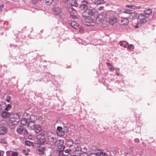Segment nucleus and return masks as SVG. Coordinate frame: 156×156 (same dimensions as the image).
I'll return each mask as SVG.
<instances>
[{
	"label": "nucleus",
	"instance_id": "obj_1",
	"mask_svg": "<svg viewBox=\"0 0 156 156\" xmlns=\"http://www.w3.org/2000/svg\"><path fill=\"white\" fill-rule=\"evenodd\" d=\"M108 15L105 12H103L99 13L97 16L96 21L97 23L102 22L106 19Z\"/></svg>",
	"mask_w": 156,
	"mask_h": 156
},
{
	"label": "nucleus",
	"instance_id": "obj_2",
	"mask_svg": "<svg viewBox=\"0 0 156 156\" xmlns=\"http://www.w3.org/2000/svg\"><path fill=\"white\" fill-rule=\"evenodd\" d=\"M66 8L70 14V17L73 19L77 18V16L76 11L72 6H67L66 7Z\"/></svg>",
	"mask_w": 156,
	"mask_h": 156
},
{
	"label": "nucleus",
	"instance_id": "obj_3",
	"mask_svg": "<svg viewBox=\"0 0 156 156\" xmlns=\"http://www.w3.org/2000/svg\"><path fill=\"white\" fill-rule=\"evenodd\" d=\"M17 132L20 134L24 135L27 133V131L26 129L23 126H19L17 129Z\"/></svg>",
	"mask_w": 156,
	"mask_h": 156
},
{
	"label": "nucleus",
	"instance_id": "obj_4",
	"mask_svg": "<svg viewBox=\"0 0 156 156\" xmlns=\"http://www.w3.org/2000/svg\"><path fill=\"white\" fill-rule=\"evenodd\" d=\"M48 139L50 144L52 146H54L57 140L55 135L48 136Z\"/></svg>",
	"mask_w": 156,
	"mask_h": 156
},
{
	"label": "nucleus",
	"instance_id": "obj_5",
	"mask_svg": "<svg viewBox=\"0 0 156 156\" xmlns=\"http://www.w3.org/2000/svg\"><path fill=\"white\" fill-rule=\"evenodd\" d=\"M87 2L83 1L81 2V5L80 6V8L82 10H85L89 8Z\"/></svg>",
	"mask_w": 156,
	"mask_h": 156
},
{
	"label": "nucleus",
	"instance_id": "obj_6",
	"mask_svg": "<svg viewBox=\"0 0 156 156\" xmlns=\"http://www.w3.org/2000/svg\"><path fill=\"white\" fill-rule=\"evenodd\" d=\"M93 15L92 11L91 9L89 8L85 10V11L83 13V16L84 17H88Z\"/></svg>",
	"mask_w": 156,
	"mask_h": 156
},
{
	"label": "nucleus",
	"instance_id": "obj_7",
	"mask_svg": "<svg viewBox=\"0 0 156 156\" xmlns=\"http://www.w3.org/2000/svg\"><path fill=\"white\" fill-rule=\"evenodd\" d=\"M147 17L146 15L143 14H141L139 15V19L140 20L141 23H144L147 22Z\"/></svg>",
	"mask_w": 156,
	"mask_h": 156
},
{
	"label": "nucleus",
	"instance_id": "obj_8",
	"mask_svg": "<svg viewBox=\"0 0 156 156\" xmlns=\"http://www.w3.org/2000/svg\"><path fill=\"white\" fill-rule=\"evenodd\" d=\"M120 20V24L122 25H126L129 23V20L127 18L122 17Z\"/></svg>",
	"mask_w": 156,
	"mask_h": 156
},
{
	"label": "nucleus",
	"instance_id": "obj_9",
	"mask_svg": "<svg viewBox=\"0 0 156 156\" xmlns=\"http://www.w3.org/2000/svg\"><path fill=\"white\" fill-rule=\"evenodd\" d=\"M53 11L56 15H59L62 12L61 8L58 7H55L53 9Z\"/></svg>",
	"mask_w": 156,
	"mask_h": 156
},
{
	"label": "nucleus",
	"instance_id": "obj_10",
	"mask_svg": "<svg viewBox=\"0 0 156 156\" xmlns=\"http://www.w3.org/2000/svg\"><path fill=\"white\" fill-rule=\"evenodd\" d=\"M27 127L30 130L34 129L35 128V124L34 122L31 121L28 122Z\"/></svg>",
	"mask_w": 156,
	"mask_h": 156
},
{
	"label": "nucleus",
	"instance_id": "obj_11",
	"mask_svg": "<svg viewBox=\"0 0 156 156\" xmlns=\"http://www.w3.org/2000/svg\"><path fill=\"white\" fill-rule=\"evenodd\" d=\"M64 141L63 140H57L55 142V145L54 146L55 147H59L62 146L63 144Z\"/></svg>",
	"mask_w": 156,
	"mask_h": 156
},
{
	"label": "nucleus",
	"instance_id": "obj_12",
	"mask_svg": "<svg viewBox=\"0 0 156 156\" xmlns=\"http://www.w3.org/2000/svg\"><path fill=\"white\" fill-rule=\"evenodd\" d=\"M45 150L44 147H38L36 150L37 153L39 154H43Z\"/></svg>",
	"mask_w": 156,
	"mask_h": 156
},
{
	"label": "nucleus",
	"instance_id": "obj_13",
	"mask_svg": "<svg viewBox=\"0 0 156 156\" xmlns=\"http://www.w3.org/2000/svg\"><path fill=\"white\" fill-rule=\"evenodd\" d=\"M10 116V119L16 120L17 121H19L20 120L19 116L16 113L11 114Z\"/></svg>",
	"mask_w": 156,
	"mask_h": 156
},
{
	"label": "nucleus",
	"instance_id": "obj_14",
	"mask_svg": "<svg viewBox=\"0 0 156 156\" xmlns=\"http://www.w3.org/2000/svg\"><path fill=\"white\" fill-rule=\"evenodd\" d=\"M123 12L126 14L131 15H132V16H136V13L133 12L132 10H131L129 9H124V10L123 11Z\"/></svg>",
	"mask_w": 156,
	"mask_h": 156
},
{
	"label": "nucleus",
	"instance_id": "obj_15",
	"mask_svg": "<svg viewBox=\"0 0 156 156\" xmlns=\"http://www.w3.org/2000/svg\"><path fill=\"white\" fill-rule=\"evenodd\" d=\"M10 113L7 111L3 112L2 114V117L5 119H6L8 117H10Z\"/></svg>",
	"mask_w": 156,
	"mask_h": 156
},
{
	"label": "nucleus",
	"instance_id": "obj_16",
	"mask_svg": "<svg viewBox=\"0 0 156 156\" xmlns=\"http://www.w3.org/2000/svg\"><path fill=\"white\" fill-rule=\"evenodd\" d=\"M7 132V129L5 126H1L0 127V135H2L5 134Z\"/></svg>",
	"mask_w": 156,
	"mask_h": 156
},
{
	"label": "nucleus",
	"instance_id": "obj_17",
	"mask_svg": "<svg viewBox=\"0 0 156 156\" xmlns=\"http://www.w3.org/2000/svg\"><path fill=\"white\" fill-rule=\"evenodd\" d=\"M116 22V19L115 17L114 16H111L109 20V23L111 25H113Z\"/></svg>",
	"mask_w": 156,
	"mask_h": 156
},
{
	"label": "nucleus",
	"instance_id": "obj_18",
	"mask_svg": "<svg viewBox=\"0 0 156 156\" xmlns=\"http://www.w3.org/2000/svg\"><path fill=\"white\" fill-rule=\"evenodd\" d=\"M91 1L92 3L96 4H103L104 2L103 0H91Z\"/></svg>",
	"mask_w": 156,
	"mask_h": 156
},
{
	"label": "nucleus",
	"instance_id": "obj_19",
	"mask_svg": "<svg viewBox=\"0 0 156 156\" xmlns=\"http://www.w3.org/2000/svg\"><path fill=\"white\" fill-rule=\"evenodd\" d=\"M37 120V118L35 115H32L28 119V122H35Z\"/></svg>",
	"mask_w": 156,
	"mask_h": 156
},
{
	"label": "nucleus",
	"instance_id": "obj_20",
	"mask_svg": "<svg viewBox=\"0 0 156 156\" xmlns=\"http://www.w3.org/2000/svg\"><path fill=\"white\" fill-rule=\"evenodd\" d=\"M70 26L75 29H77L78 27V24L76 23L73 21L70 23Z\"/></svg>",
	"mask_w": 156,
	"mask_h": 156
},
{
	"label": "nucleus",
	"instance_id": "obj_21",
	"mask_svg": "<svg viewBox=\"0 0 156 156\" xmlns=\"http://www.w3.org/2000/svg\"><path fill=\"white\" fill-rule=\"evenodd\" d=\"M69 3L72 6L76 7L78 6V4L77 3L76 0H70L69 1Z\"/></svg>",
	"mask_w": 156,
	"mask_h": 156
},
{
	"label": "nucleus",
	"instance_id": "obj_22",
	"mask_svg": "<svg viewBox=\"0 0 156 156\" xmlns=\"http://www.w3.org/2000/svg\"><path fill=\"white\" fill-rule=\"evenodd\" d=\"M19 121H17V120H12V119L9 120V124L11 126H13L14 125L17 124L18 122Z\"/></svg>",
	"mask_w": 156,
	"mask_h": 156
},
{
	"label": "nucleus",
	"instance_id": "obj_23",
	"mask_svg": "<svg viewBox=\"0 0 156 156\" xmlns=\"http://www.w3.org/2000/svg\"><path fill=\"white\" fill-rule=\"evenodd\" d=\"M36 133L39 132L42 129V128L40 125H37L35 126V128L34 129Z\"/></svg>",
	"mask_w": 156,
	"mask_h": 156
},
{
	"label": "nucleus",
	"instance_id": "obj_24",
	"mask_svg": "<svg viewBox=\"0 0 156 156\" xmlns=\"http://www.w3.org/2000/svg\"><path fill=\"white\" fill-rule=\"evenodd\" d=\"M28 119L23 118L22 119L21 122L23 126H25L27 123H28Z\"/></svg>",
	"mask_w": 156,
	"mask_h": 156
},
{
	"label": "nucleus",
	"instance_id": "obj_25",
	"mask_svg": "<svg viewBox=\"0 0 156 156\" xmlns=\"http://www.w3.org/2000/svg\"><path fill=\"white\" fill-rule=\"evenodd\" d=\"M73 144V142L71 139L68 140L66 142L67 145L69 147H71Z\"/></svg>",
	"mask_w": 156,
	"mask_h": 156
},
{
	"label": "nucleus",
	"instance_id": "obj_26",
	"mask_svg": "<svg viewBox=\"0 0 156 156\" xmlns=\"http://www.w3.org/2000/svg\"><path fill=\"white\" fill-rule=\"evenodd\" d=\"M152 9H147L145 10L144 11V13L146 14L150 15L152 12Z\"/></svg>",
	"mask_w": 156,
	"mask_h": 156
},
{
	"label": "nucleus",
	"instance_id": "obj_27",
	"mask_svg": "<svg viewBox=\"0 0 156 156\" xmlns=\"http://www.w3.org/2000/svg\"><path fill=\"white\" fill-rule=\"evenodd\" d=\"M39 141V143L42 144L45 142V139L44 137H41L40 139H37Z\"/></svg>",
	"mask_w": 156,
	"mask_h": 156
},
{
	"label": "nucleus",
	"instance_id": "obj_28",
	"mask_svg": "<svg viewBox=\"0 0 156 156\" xmlns=\"http://www.w3.org/2000/svg\"><path fill=\"white\" fill-rule=\"evenodd\" d=\"M12 108V107L10 104H9L6 106V108H5V110L6 111H9L11 110Z\"/></svg>",
	"mask_w": 156,
	"mask_h": 156
},
{
	"label": "nucleus",
	"instance_id": "obj_29",
	"mask_svg": "<svg viewBox=\"0 0 156 156\" xmlns=\"http://www.w3.org/2000/svg\"><path fill=\"white\" fill-rule=\"evenodd\" d=\"M107 156L108 154L105 153L101 152L100 153H98V156Z\"/></svg>",
	"mask_w": 156,
	"mask_h": 156
},
{
	"label": "nucleus",
	"instance_id": "obj_30",
	"mask_svg": "<svg viewBox=\"0 0 156 156\" xmlns=\"http://www.w3.org/2000/svg\"><path fill=\"white\" fill-rule=\"evenodd\" d=\"M54 0H45L46 4L47 5H50L53 2Z\"/></svg>",
	"mask_w": 156,
	"mask_h": 156
},
{
	"label": "nucleus",
	"instance_id": "obj_31",
	"mask_svg": "<svg viewBox=\"0 0 156 156\" xmlns=\"http://www.w3.org/2000/svg\"><path fill=\"white\" fill-rule=\"evenodd\" d=\"M41 137H44V134L43 133H41L40 134L38 135L37 136V139H40Z\"/></svg>",
	"mask_w": 156,
	"mask_h": 156
},
{
	"label": "nucleus",
	"instance_id": "obj_32",
	"mask_svg": "<svg viewBox=\"0 0 156 156\" xmlns=\"http://www.w3.org/2000/svg\"><path fill=\"white\" fill-rule=\"evenodd\" d=\"M25 144L26 145L28 146H30L31 144V142L29 141L26 140L25 142Z\"/></svg>",
	"mask_w": 156,
	"mask_h": 156
},
{
	"label": "nucleus",
	"instance_id": "obj_33",
	"mask_svg": "<svg viewBox=\"0 0 156 156\" xmlns=\"http://www.w3.org/2000/svg\"><path fill=\"white\" fill-rule=\"evenodd\" d=\"M11 98L9 96H7L5 100L8 102H9L11 101Z\"/></svg>",
	"mask_w": 156,
	"mask_h": 156
},
{
	"label": "nucleus",
	"instance_id": "obj_34",
	"mask_svg": "<svg viewBox=\"0 0 156 156\" xmlns=\"http://www.w3.org/2000/svg\"><path fill=\"white\" fill-rule=\"evenodd\" d=\"M62 129V128L61 126H58L57 128V130H58L57 133L58 134L60 133V132Z\"/></svg>",
	"mask_w": 156,
	"mask_h": 156
},
{
	"label": "nucleus",
	"instance_id": "obj_35",
	"mask_svg": "<svg viewBox=\"0 0 156 156\" xmlns=\"http://www.w3.org/2000/svg\"><path fill=\"white\" fill-rule=\"evenodd\" d=\"M134 48V46L133 44H130L127 47V48L129 49L130 50L132 48Z\"/></svg>",
	"mask_w": 156,
	"mask_h": 156
},
{
	"label": "nucleus",
	"instance_id": "obj_36",
	"mask_svg": "<svg viewBox=\"0 0 156 156\" xmlns=\"http://www.w3.org/2000/svg\"><path fill=\"white\" fill-rule=\"evenodd\" d=\"M89 156H98V153H91L89 154Z\"/></svg>",
	"mask_w": 156,
	"mask_h": 156
},
{
	"label": "nucleus",
	"instance_id": "obj_37",
	"mask_svg": "<svg viewBox=\"0 0 156 156\" xmlns=\"http://www.w3.org/2000/svg\"><path fill=\"white\" fill-rule=\"evenodd\" d=\"M12 156H18L17 153L15 152L12 151Z\"/></svg>",
	"mask_w": 156,
	"mask_h": 156
},
{
	"label": "nucleus",
	"instance_id": "obj_38",
	"mask_svg": "<svg viewBox=\"0 0 156 156\" xmlns=\"http://www.w3.org/2000/svg\"><path fill=\"white\" fill-rule=\"evenodd\" d=\"M58 156H65L62 151L59 152Z\"/></svg>",
	"mask_w": 156,
	"mask_h": 156
},
{
	"label": "nucleus",
	"instance_id": "obj_39",
	"mask_svg": "<svg viewBox=\"0 0 156 156\" xmlns=\"http://www.w3.org/2000/svg\"><path fill=\"white\" fill-rule=\"evenodd\" d=\"M83 28L82 27H81L79 29V32L80 33H83Z\"/></svg>",
	"mask_w": 156,
	"mask_h": 156
},
{
	"label": "nucleus",
	"instance_id": "obj_40",
	"mask_svg": "<svg viewBox=\"0 0 156 156\" xmlns=\"http://www.w3.org/2000/svg\"><path fill=\"white\" fill-rule=\"evenodd\" d=\"M59 134V135L60 136H62L64 135V132L62 131L60 132V133Z\"/></svg>",
	"mask_w": 156,
	"mask_h": 156
},
{
	"label": "nucleus",
	"instance_id": "obj_41",
	"mask_svg": "<svg viewBox=\"0 0 156 156\" xmlns=\"http://www.w3.org/2000/svg\"><path fill=\"white\" fill-rule=\"evenodd\" d=\"M0 142L2 144H6V142L4 139H1L0 140Z\"/></svg>",
	"mask_w": 156,
	"mask_h": 156
},
{
	"label": "nucleus",
	"instance_id": "obj_42",
	"mask_svg": "<svg viewBox=\"0 0 156 156\" xmlns=\"http://www.w3.org/2000/svg\"><path fill=\"white\" fill-rule=\"evenodd\" d=\"M71 150L70 149H66L65 151V152L66 153H69L71 152Z\"/></svg>",
	"mask_w": 156,
	"mask_h": 156
},
{
	"label": "nucleus",
	"instance_id": "obj_43",
	"mask_svg": "<svg viewBox=\"0 0 156 156\" xmlns=\"http://www.w3.org/2000/svg\"><path fill=\"white\" fill-rule=\"evenodd\" d=\"M111 68H109V69L110 71H112L114 69H115V68H114L113 67H112V66H111Z\"/></svg>",
	"mask_w": 156,
	"mask_h": 156
},
{
	"label": "nucleus",
	"instance_id": "obj_44",
	"mask_svg": "<svg viewBox=\"0 0 156 156\" xmlns=\"http://www.w3.org/2000/svg\"><path fill=\"white\" fill-rule=\"evenodd\" d=\"M126 6V7H128V8H132V7H133L132 5H127Z\"/></svg>",
	"mask_w": 156,
	"mask_h": 156
},
{
	"label": "nucleus",
	"instance_id": "obj_45",
	"mask_svg": "<svg viewBox=\"0 0 156 156\" xmlns=\"http://www.w3.org/2000/svg\"><path fill=\"white\" fill-rule=\"evenodd\" d=\"M119 44H120V45L122 46H123V45L122 42V41H121L119 42Z\"/></svg>",
	"mask_w": 156,
	"mask_h": 156
},
{
	"label": "nucleus",
	"instance_id": "obj_46",
	"mask_svg": "<svg viewBox=\"0 0 156 156\" xmlns=\"http://www.w3.org/2000/svg\"><path fill=\"white\" fill-rule=\"evenodd\" d=\"M103 7L102 6H101L98 9V10L100 11L101 10L103 9Z\"/></svg>",
	"mask_w": 156,
	"mask_h": 156
},
{
	"label": "nucleus",
	"instance_id": "obj_47",
	"mask_svg": "<svg viewBox=\"0 0 156 156\" xmlns=\"http://www.w3.org/2000/svg\"><path fill=\"white\" fill-rule=\"evenodd\" d=\"M106 65H107V66H112V64H110V63H108V62H107L106 63Z\"/></svg>",
	"mask_w": 156,
	"mask_h": 156
},
{
	"label": "nucleus",
	"instance_id": "obj_48",
	"mask_svg": "<svg viewBox=\"0 0 156 156\" xmlns=\"http://www.w3.org/2000/svg\"><path fill=\"white\" fill-rule=\"evenodd\" d=\"M115 70L117 71H119V68H115Z\"/></svg>",
	"mask_w": 156,
	"mask_h": 156
},
{
	"label": "nucleus",
	"instance_id": "obj_49",
	"mask_svg": "<svg viewBox=\"0 0 156 156\" xmlns=\"http://www.w3.org/2000/svg\"><path fill=\"white\" fill-rule=\"evenodd\" d=\"M135 141L136 142H139V140L138 139H136L135 140Z\"/></svg>",
	"mask_w": 156,
	"mask_h": 156
},
{
	"label": "nucleus",
	"instance_id": "obj_50",
	"mask_svg": "<svg viewBox=\"0 0 156 156\" xmlns=\"http://www.w3.org/2000/svg\"><path fill=\"white\" fill-rule=\"evenodd\" d=\"M2 106L1 104H0V111L2 110Z\"/></svg>",
	"mask_w": 156,
	"mask_h": 156
},
{
	"label": "nucleus",
	"instance_id": "obj_51",
	"mask_svg": "<svg viewBox=\"0 0 156 156\" xmlns=\"http://www.w3.org/2000/svg\"><path fill=\"white\" fill-rule=\"evenodd\" d=\"M132 7H132V8L133 9H136V7L134 5H132Z\"/></svg>",
	"mask_w": 156,
	"mask_h": 156
},
{
	"label": "nucleus",
	"instance_id": "obj_52",
	"mask_svg": "<svg viewBox=\"0 0 156 156\" xmlns=\"http://www.w3.org/2000/svg\"><path fill=\"white\" fill-rule=\"evenodd\" d=\"M75 143L76 144H78V141L77 140H76L75 141Z\"/></svg>",
	"mask_w": 156,
	"mask_h": 156
},
{
	"label": "nucleus",
	"instance_id": "obj_53",
	"mask_svg": "<svg viewBox=\"0 0 156 156\" xmlns=\"http://www.w3.org/2000/svg\"><path fill=\"white\" fill-rule=\"evenodd\" d=\"M138 24H139V23H137V25H136V26L135 27V28H138Z\"/></svg>",
	"mask_w": 156,
	"mask_h": 156
},
{
	"label": "nucleus",
	"instance_id": "obj_54",
	"mask_svg": "<svg viewBox=\"0 0 156 156\" xmlns=\"http://www.w3.org/2000/svg\"><path fill=\"white\" fill-rule=\"evenodd\" d=\"M123 46L125 48H126L127 47V45L125 44H123Z\"/></svg>",
	"mask_w": 156,
	"mask_h": 156
},
{
	"label": "nucleus",
	"instance_id": "obj_55",
	"mask_svg": "<svg viewBox=\"0 0 156 156\" xmlns=\"http://www.w3.org/2000/svg\"><path fill=\"white\" fill-rule=\"evenodd\" d=\"M62 148H63V149H62V151L64 150L65 148V146H62Z\"/></svg>",
	"mask_w": 156,
	"mask_h": 156
},
{
	"label": "nucleus",
	"instance_id": "obj_56",
	"mask_svg": "<svg viewBox=\"0 0 156 156\" xmlns=\"http://www.w3.org/2000/svg\"><path fill=\"white\" fill-rule=\"evenodd\" d=\"M116 74L117 75H119L120 74L119 73H117V72L116 73Z\"/></svg>",
	"mask_w": 156,
	"mask_h": 156
},
{
	"label": "nucleus",
	"instance_id": "obj_57",
	"mask_svg": "<svg viewBox=\"0 0 156 156\" xmlns=\"http://www.w3.org/2000/svg\"><path fill=\"white\" fill-rule=\"evenodd\" d=\"M28 154V153H25V155H27Z\"/></svg>",
	"mask_w": 156,
	"mask_h": 156
},
{
	"label": "nucleus",
	"instance_id": "obj_58",
	"mask_svg": "<svg viewBox=\"0 0 156 156\" xmlns=\"http://www.w3.org/2000/svg\"><path fill=\"white\" fill-rule=\"evenodd\" d=\"M71 156H76V155H71Z\"/></svg>",
	"mask_w": 156,
	"mask_h": 156
},
{
	"label": "nucleus",
	"instance_id": "obj_59",
	"mask_svg": "<svg viewBox=\"0 0 156 156\" xmlns=\"http://www.w3.org/2000/svg\"><path fill=\"white\" fill-rule=\"evenodd\" d=\"M126 44H128L129 43H127Z\"/></svg>",
	"mask_w": 156,
	"mask_h": 156
},
{
	"label": "nucleus",
	"instance_id": "obj_60",
	"mask_svg": "<svg viewBox=\"0 0 156 156\" xmlns=\"http://www.w3.org/2000/svg\"><path fill=\"white\" fill-rule=\"evenodd\" d=\"M67 1H68V0H67Z\"/></svg>",
	"mask_w": 156,
	"mask_h": 156
}]
</instances>
